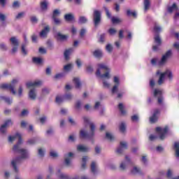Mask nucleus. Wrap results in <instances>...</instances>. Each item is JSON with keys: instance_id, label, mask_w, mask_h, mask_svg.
<instances>
[{"instance_id": "nucleus-42", "label": "nucleus", "mask_w": 179, "mask_h": 179, "mask_svg": "<svg viewBox=\"0 0 179 179\" xmlns=\"http://www.w3.org/2000/svg\"><path fill=\"white\" fill-rule=\"evenodd\" d=\"M125 129H126L125 123L122 122L120 125V131L124 133L125 132Z\"/></svg>"}, {"instance_id": "nucleus-29", "label": "nucleus", "mask_w": 179, "mask_h": 179, "mask_svg": "<svg viewBox=\"0 0 179 179\" xmlns=\"http://www.w3.org/2000/svg\"><path fill=\"white\" fill-rule=\"evenodd\" d=\"M57 176L59 179H69V176L67 174L61 173L59 170L57 171Z\"/></svg>"}, {"instance_id": "nucleus-1", "label": "nucleus", "mask_w": 179, "mask_h": 179, "mask_svg": "<svg viewBox=\"0 0 179 179\" xmlns=\"http://www.w3.org/2000/svg\"><path fill=\"white\" fill-rule=\"evenodd\" d=\"M16 139H18V141L17 144L14 145L13 150L15 153H19L20 155V157H17L15 159H13L11 162V166L15 173H17V171H19L17 166H19V164H20V163H22V162L24 159H28L29 152L27 151V150L20 149V144L22 143V136L19 133L15 134L14 136H8V142L12 143L13 142V141H16Z\"/></svg>"}, {"instance_id": "nucleus-6", "label": "nucleus", "mask_w": 179, "mask_h": 179, "mask_svg": "<svg viewBox=\"0 0 179 179\" xmlns=\"http://www.w3.org/2000/svg\"><path fill=\"white\" fill-rule=\"evenodd\" d=\"M156 132L159 135V138L161 141H163L166 138V135H167V132H169V127H166L164 128L157 127Z\"/></svg>"}, {"instance_id": "nucleus-25", "label": "nucleus", "mask_w": 179, "mask_h": 179, "mask_svg": "<svg viewBox=\"0 0 179 179\" xmlns=\"http://www.w3.org/2000/svg\"><path fill=\"white\" fill-rule=\"evenodd\" d=\"M0 99L1 100H3V101H5V103H6L7 104H12L13 101V100L10 97H7L4 96H1Z\"/></svg>"}, {"instance_id": "nucleus-13", "label": "nucleus", "mask_w": 179, "mask_h": 179, "mask_svg": "<svg viewBox=\"0 0 179 179\" xmlns=\"http://www.w3.org/2000/svg\"><path fill=\"white\" fill-rule=\"evenodd\" d=\"M114 83H115V85L113 86L111 90L113 94H115V93H117V92H118V87L120 86V79L118 78V77H114Z\"/></svg>"}, {"instance_id": "nucleus-16", "label": "nucleus", "mask_w": 179, "mask_h": 179, "mask_svg": "<svg viewBox=\"0 0 179 179\" xmlns=\"http://www.w3.org/2000/svg\"><path fill=\"white\" fill-rule=\"evenodd\" d=\"M10 124H12V120H6L5 123L0 127V132H1V134H5V132H6V128H8Z\"/></svg>"}, {"instance_id": "nucleus-4", "label": "nucleus", "mask_w": 179, "mask_h": 179, "mask_svg": "<svg viewBox=\"0 0 179 179\" xmlns=\"http://www.w3.org/2000/svg\"><path fill=\"white\" fill-rule=\"evenodd\" d=\"M157 75H160L158 80V85H163L166 78L173 79V73L170 70H166L165 72L161 73L160 70L157 71Z\"/></svg>"}, {"instance_id": "nucleus-28", "label": "nucleus", "mask_w": 179, "mask_h": 179, "mask_svg": "<svg viewBox=\"0 0 179 179\" xmlns=\"http://www.w3.org/2000/svg\"><path fill=\"white\" fill-rule=\"evenodd\" d=\"M10 41L12 45H14V47H19V41H17V38H16V37H11L10 38Z\"/></svg>"}, {"instance_id": "nucleus-37", "label": "nucleus", "mask_w": 179, "mask_h": 179, "mask_svg": "<svg viewBox=\"0 0 179 179\" xmlns=\"http://www.w3.org/2000/svg\"><path fill=\"white\" fill-rule=\"evenodd\" d=\"M150 8V1L144 0V10L146 12Z\"/></svg>"}, {"instance_id": "nucleus-3", "label": "nucleus", "mask_w": 179, "mask_h": 179, "mask_svg": "<svg viewBox=\"0 0 179 179\" xmlns=\"http://www.w3.org/2000/svg\"><path fill=\"white\" fill-rule=\"evenodd\" d=\"M96 75L101 79H110V69L104 64H99Z\"/></svg>"}, {"instance_id": "nucleus-21", "label": "nucleus", "mask_w": 179, "mask_h": 179, "mask_svg": "<svg viewBox=\"0 0 179 179\" xmlns=\"http://www.w3.org/2000/svg\"><path fill=\"white\" fill-rule=\"evenodd\" d=\"M131 162V160L129 159V157H128L127 156H126V162H123L120 164V169L122 170H125V169H127V166H128L129 163Z\"/></svg>"}, {"instance_id": "nucleus-2", "label": "nucleus", "mask_w": 179, "mask_h": 179, "mask_svg": "<svg viewBox=\"0 0 179 179\" xmlns=\"http://www.w3.org/2000/svg\"><path fill=\"white\" fill-rule=\"evenodd\" d=\"M83 120L85 124H89L90 131L87 132L85 129H82L80 131V136L83 139H88L89 141H92V139L94 138V129H96V126L93 123H90L88 117H84Z\"/></svg>"}, {"instance_id": "nucleus-54", "label": "nucleus", "mask_w": 179, "mask_h": 179, "mask_svg": "<svg viewBox=\"0 0 179 179\" xmlns=\"http://www.w3.org/2000/svg\"><path fill=\"white\" fill-rule=\"evenodd\" d=\"M71 68H72V64H67L64 66V71H71Z\"/></svg>"}, {"instance_id": "nucleus-24", "label": "nucleus", "mask_w": 179, "mask_h": 179, "mask_svg": "<svg viewBox=\"0 0 179 179\" xmlns=\"http://www.w3.org/2000/svg\"><path fill=\"white\" fill-rule=\"evenodd\" d=\"M178 10V7H177V4L174 3L172 6L168 8V12L169 13H173V12H177Z\"/></svg>"}, {"instance_id": "nucleus-61", "label": "nucleus", "mask_w": 179, "mask_h": 179, "mask_svg": "<svg viewBox=\"0 0 179 179\" xmlns=\"http://www.w3.org/2000/svg\"><path fill=\"white\" fill-rule=\"evenodd\" d=\"M45 121H47V117L45 116H43L40 118V122L41 124H44L45 122Z\"/></svg>"}, {"instance_id": "nucleus-62", "label": "nucleus", "mask_w": 179, "mask_h": 179, "mask_svg": "<svg viewBox=\"0 0 179 179\" xmlns=\"http://www.w3.org/2000/svg\"><path fill=\"white\" fill-rule=\"evenodd\" d=\"M38 153L39 155V156H41V157H43V156H44V151H43V149L40 148L38 151Z\"/></svg>"}, {"instance_id": "nucleus-15", "label": "nucleus", "mask_w": 179, "mask_h": 179, "mask_svg": "<svg viewBox=\"0 0 179 179\" xmlns=\"http://www.w3.org/2000/svg\"><path fill=\"white\" fill-rule=\"evenodd\" d=\"M128 148V144L125 141H121L120 145L117 149V153L121 155L122 153V150L127 149Z\"/></svg>"}, {"instance_id": "nucleus-53", "label": "nucleus", "mask_w": 179, "mask_h": 179, "mask_svg": "<svg viewBox=\"0 0 179 179\" xmlns=\"http://www.w3.org/2000/svg\"><path fill=\"white\" fill-rule=\"evenodd\" d=\"M104 38H106V34H103L100 36L99 41L101 43H104Z\"/></svg>"}, {"instance_id": "nucleus-50", "label": "nucleus", "mask_w": 179, "mask_h": 179, "mask_svg": "<svg viewBox=\"0 0 179 179\" xmlns=\"http://www.w3.org/2000/svg\"><path fill=\"white\" fill-rule=\"evenodd\" d=\"M27 114H29V110H23L20 114L21 117H26V115H27Z\"/></svg>"}, {"instance_id": "nucleus-38", "label": "nucleus", "mask_w": 179, "mask_h": 179, "mask_svg": "<svg viewBox=\"0 0 179 179\" xmlns=\"http://www.w3.org/2000/svg\"><path fill=\"white\" fill-rule=\"evenodd\" d=\"M127 16H133V17H136V12L131 11V10H127Z\"/></svg>"}, {"instance_id": "nucleus-44", "label": "nucleus", "mask_w": 179, "mask_h": 179, "mask_svg": "<svg viewBox=\"0 0 179 179\" xmlns=\"http://www.w3.org/2000/svg\"><path fill=\"white\" fill-rule=\"evenodd\" d=\"M87 157H83L82 169H86V162H87Z\"/></svg>"}, {"instance_id": "nucleus-23", "label": "nucleus", "mask_w": 179, "mask_h": 179, "mask_svg": "<svg viewBox=\"0 0 179 179\" xmlns=\"http://www.w3.org/2000/svg\"><path fill=\"white\" fill-rule=\"evenodd\" d=\"M77 150H78V152H89L90 148L85 145H79L77 146Z\"/></svg>"}, {"instance_id": "nucleus-9", "label": "nucleus", "mask_w": 179, "mask_h": 179, "mask_svg": "<svg viewBox=\"0 0 179 179\" xmlns=\"http://www.w3.org/2000/svg\"><path fill=\"white\" fill-rule=\"evenodd\" d=\"M71 99H72V95H71V94H67L64 96H57L56 103H57V104H61V103L65 101V100H71Z\"/></svg>"}, {"instance_id": "nucleus-19", "label": "nucleus", "mask_w": 179, "mask_h": 179, "mask_svg": "<svg viewBox=\"0 0 179 179\" xmlns=\"http://www.w3.org/2000/svg\"><path fill=\"white\" fill-rule=\"evenodd\" d=\"M49 31H50V27L48 26L45 27V28L39 34L40 37H41V38H45Z\"/></svg>"}, {"instance_id": "nucleus-34", "label": "nucleus", "mask_w": 179, "mask_h": 179, "mask_svg": "<svg viewBox=\"0 0 179 179\" xmlns=\"http://www.w3.org/2000/svg\"><path fill=\"white\" fill-rule=\"evenodd\" d=\"M73 82L76 85V89H80V86H82V84L80 83V80H79V78H74Z\"/></svg>"}, {"instance_id": "nucleus-49", "label": "nucleus", "mask_w": 179, "mask_h": 179, "mask_svg": "<svg viewBox=\"0 0 179 179\" xmlns=\"http://www.w3.org/2000/svg\"><path fill=\"white\" fill-rule=\"evenodd\" d=\"M108 33L109 34H110V36H113V34H115V33H117V30L113 29V28H110L109 30H108Z\"/></svg>"}, {"instance_id": "nucleus-14", "label": "nucleus", "mask_w": 179, "mask_h": 179, "mask_svg": "<svg viewBox=\"0 0 179 179\" xmlns=\"http://www.w3.org/2000/svg\"><path fill=\"white\" fill-rule=\"evenodd\" d=\"M159 114H160V110L159 109H156L154 111V113L152 115V117L150 118V122H151V124H155V122H156V121H157L159 117Z\"/></svg>"}, {"instance_id": "nucleus-5", "label": "nucleus", "mask_w": 179, "mask_h": 179, "mask_svg": "<svg viewBox=\"0 0 179 179\" xmlns=\"http://www.w3.org/2000/svg\"><path fill=\"white\" fill-rule=\"evenodd\" d=\"M17 80L14 79L12 81L11 84H2L1 85V89H8L10 90L13 94H16V91L15 90V87H16V83H17Z\"/></svg>"}, {"instance_id": "nucleus-47", "label": "nucleus", "mask_w": 179, "mask_h": 179, "mask_svg": "<svg viewBox=\"0 0 179 179\" xmlns=\"http://www.w3.org/2000/svg\"><path fill=\"white\" fill-rule=\"evenodd\" d=\"M51 157H58V152L54 150H51L50 152Z\"/></svg>"}, {"instance_id": "nucleus-32", "label": "nucleus", "mask_w": 179, "mask_h": 179, "mask_svg": "<svg viewBox=\"0 0 179 179\" xmlns=\"http://www.w3.org/2000/svg\"><path fill=\"white\" fill-rule=\"evenodd\" d=\"M64 19L66 22H73L75 20V17L72 15V14H67L64 15Z\"/></svg>"}, {"instance_id": "nucleus-51", "label": "nucleus", "mask_w": 179, "mask_h": 179, "mask_svg": "<svg viewBox=\"0 0 179 179\" xmlns=\"http://www.w3.org/2000/svg\"><path fill=\"white\" fill-rule=\"evenodd\" d=\"M106 48L108 52H111V51H113V46L110 44H108Z\"/></svg>"}, {"instance_id": "nucleus-33", "label": "nucleus", "mask_w": 179, "mask_h": 179, "mask_svg": "<svg viewBox=\"0 0 179 179\" xmlns=\"http://www.w3.org/2000/svg\"><path fill=\"white\" fill-rule=\"evenodd\" d=\"M91 171L93 173V174H96L97 173V168L96 166V162H92L91 164Z\"/></svg>"}, {"instance_id": "nucleus-7", "label": "nucleus", "mask_w": 179, "mask_h": 179, "mask_svg": "<svg viewBox=\"0 0 179 179\" xmlns=\"http://www.w3.org/2000/svg\"><path fill=\"white\" fill-rule=\"evenodd\" d=\"M101 20V13L100 11L95 10L94 11V26H99V23H100Z\"/></svg>"}, {"instance_id": "nucleus-48", "label": "nucleus", "mask_w": 179, "mask_h": 179, "mask_svg": "<svg viewBox=\"0 0 179 179\" xmlns=\"http://www.w3.org/2000/svg\"><path fill=\"white\" fill-rule=\"evenodd\" d=\"M158 136L157 135L151 134L149 137L150 141H156L157 139Z\"/></svg>"}, {"instance_id": "nucleus-43", "label": "nucleus", "mask_w": 179, "mask_h": 179, "mask_svg": "<svg viewBox=\"0 0 179 179\" xmlns=\"http://www.w3.org/2000/svg\"><path fill=\"white\" fill-rule=\"evenodd\" d=\"M154 31L155 33H160V31H162V27H160L157 24H155V27H154Z\"/></svg>"}, {"instance_id": "nucleus-55", "label": "nucleus", "mask_w": 179, "mask_h": 179, "mask_svg": "<svg viewBox=\"0 0 179 179\" xmlns=\"http://www.w3.org/2000/svg\"><path fill=\"white\" fill-rule=\"evenodd\" d=\"M5 19H6V16H5V15H3L2 13H0L1 22H5Z\"/></svg>"}, {"instance_id": "nucleus-46", "label": "nucleus", "mask_w": 179, "mask_h": 179, "mask_svg": "<svg viewBox=\"0 0 179 179\" xmlns=\"http://www.w3.org/2000/svg\"><path fill=\"white\" fill-rule=\"evenodd\" d=\"M106 136L109 141H114V136L113 134L106 133Z\"/></svg>"}, {"instance_id": "nucleus-26", "label": "nucleus", "mask_w": 179, "mask_h": 179, "mask_svg": "<svg viewBox=\"0 0 179 179\" xmlns=\"http://www.w3.org/2000/svg\"><path fill=\"white\" fill-rule=\"evenodd\" d=\"M173 148L176 152V157H177V159H179V143L178 142H175Z\"/></svg>"}, {"instance_id": "nucleus-45", "label": "nucleus", "mask_w": 179, "mask_h": 179, "mask_svg": "<svg viewBox=\"0 0 179 179\" xmlns=\"http://www.w3.org/2000/svg\"><path fill=\"white\" fill-rule=\"evenodd\" d=\"M131 121H133V122H138V121H139V117L138 115H134L131 116Z\"/></svg>"}, {"instance_id": "nucleus-36", "label": "nucleus", "mask_w": 179, "mask_h": 179, "mask_svg": "<svg viewBox=\"0 0 179 179\" xmlns=\"http://www.w3.org/2000/svg\"><path fill=\"white\" fill-rule=\"evenodd\" d=\"M87 18H86V17L81 16L79 17L78 23L80 24H84L85 23H87Z\"/></svg>"}, {"instance_id": "nucleus-39", "label": "nucleus", "mask_w": 179, "mask_h": 179, "mask_svg": "<svg viewBox=\"0 0 179 179\" xmlns=\"http://www.w3.org/2000/svg\"><path fill=\"white\" fill-rule=\"evenodd\" d=\"M32 61L34 64H41L43 62V59L40 57H33Z\"/></svg>"}, {"instance_id": "nucleus-52", "label": "nucleus", "mask_w": 179, "mask_h": 179, "mask_svg": "<svg viewBox=\"0 0 179 179\" xmlns=\"http://www.w3.org/2000/svg\"><path fill=\"white\" fill-rule=\"evenodd\" d=\"M52 19L56 24H61V20H59V19L57 18L56 17H52Z\"/></svg>"}, {"instance_id": "nucleus-64", "label": "nucleus", "mask_w": 179, "mask_h": 179, "mask_svg": "<svg viewBox=\"0 0 179 179\" xmlns=\"http://www.w3.org/2000/svg\"><path fill=\"white\" fill-rule=\"evenodd\" d=\"M31 40H32L33 43H37V36L33 35L31 36Z\"/></svg>"}, {"instance_id": "nucleus-20", "label": "nucleus", "mask_w": 179, "mask_h": 179, "mask_svg": "<svg viewBox=\"0 0 179 179\" xmlns=\"http://www.w3.org/2000/svg\"><path fill=\"white\" fill-rule=\"evenodd\" d=\"M55 37L57 40H59V41H65V40L68 39V36L63 35L60 32L56 33Z\"/></svg>"}, {"instance_id": "nucleus-40", "label": "nucleus", "mask_w": 179, "mask_h": 179, "mask_svg": "<svg viewBox=\"0 0 179 179\" xmlns=\"http://www.w3.org/2000/svg\"><path fill=\"white\" fill-rule=\"evenodd\" d=\"M131 174H141V169L134 166L131 170Z\"/></svg>"}, {"instance_id": "nucleus-63", "label": "nucleus", "mask_w": 179, "mask_h": 179, "mask_svg": "<svg viewBox=\"0 0 179 179\" xmlns=\"http://www.w3.org/2000/svg\"><path fill=\"white\" fill-rule=\"evenodd\" d=\"M0 50H6V45L3 43L0 44Z\"/></svg>"}, {"instance_id": "nucleus-10", "label": "nucleus", "mask_w": 179, "mask_h": 179, "mask_svg": "<svg viewBox=\"0 0 179 179\" xmlns=\"http://www.w3.org/2000/svg\"><path fill=\"white\" fill-rule=\"evenodd\" d=\"M155 97H158V104H163V95L162 90L155 89L154 91Z\"/></svg>"}, {"instance_id": "nucleus-59", "label": "nucleus", "mask_w": 179, "mask_h": 179, "mask_svg": "<svg viewBox=\"0 0 179 179\" xmlns=\"http://www.w3.org/2000/svg\"><path fill=\"white\" fill-rule=\"evenodd\" d=\"M86 34V29H82L80 31V37H83L85 34Z\"/></svg>"}, {"instance_id": "nucleus-60", "label": "nucleus", "mask_w": 179, "mask_h": 179, "mask_svg": "<svg viewBox=\"0 0 179 179\" xmlns=\"http://www.w3.org/2000/svg\"><path fill=\"white\" fill-rule=\"evenodd\" d=\"M31 22H32V23H37V22H38L37 17L32 16L31 17Z\"/></svg>"}, {"instance_id": "nucleus-11", "label": "nucleus", "mask_w": 179, "mask_h": 179, "mask_svg": "<svg viewBox=\"0 0 179 179\" xmlns=\"http://www.w3.org/2000/svg\"><path fill=\"white\" fill-rule=\"evenodd\" d=\"M155 43L157 45L152 46V50L153 51H158L159 47L162 45V39L159 35L155 36Z\"/></svg>"}, {"instance_id": "nucleus-56", "label": "nucleus", "mask_w": 179, "mask_h": 179, "mask_svg": "<svg viewBox=\"0 0 179 179\" xmlns=\"http://www.w3.org/2000/svg\"><path fill=\"white\" fill-rule=\"evenodd\" d=\"M28 145H34L36 143V140L34 138L29 139L27 141Z\"/></svg>"}, {"instance_id": "nucleus-30", "label": "nucleus", "mask_w": 179, "mask_h": 179, "mask_svg": "<svg viewBox=\"0 0 179 179\" xmlns=\"http://www.w3.org/2000/svg\"><path fill=\"white\" fill-rule=\"evenodd\" d=\"M47 8H48V2L47 0H44L41 2V10H47Z\"/></svg>"}, {"instance_id": "nucleus-8", "label": "nucleus", "mask_w": 179, "mask_h": 179, "mask_svg": "<svg viewBox=\"0 0 179 179\" xmlns=\"http://www.w3.org/2000/svg\"><path fill=\"white\" fill-rule=\"evenodd\" d=\"M103 9L105 10V12L106 13V15L109 19H111L112 23L115 24V23H120L121 20L120 18L116 17H111V13H110V11H108V8L107 7L104 6Z\"/></svg>"}, {"instance_id": "nucleus-31", "label": "nucleus", "mask_w": 179, "mask_h": 179, "mask_svg": "<svg viewBox=\"0 0 179 179\" xmlns=\"http://www.w3.org/2000/svg\"><path fill=\"white\" fill-rule=\"evenodd\" d=\"M93 55L95 58H101L103 57V52L100 50H96L94 51Z\"/></svg>"}, {"instance_id": "nucleus-17", "label": "nucleus", "mask_w": 179, "mask_h": 179, "mask_svg": "<svg viewBox=\"0 0 179 179\" xmlns=\"http://www.w3.org/2000/svg\"><path fill=\"white\" fill-rule=\"evenodd\" d=\"M24 43L22 45V52L24 55H27V50H26V45H27V36L26 34L23 35Z\"/></svg>"}, {"instance_id": "nucleus-41", "label": "nucleus", "mask_w": 179, "mask_h": 179, "mask_svg": "<svg viewBox=\"0 0 179 179\" xmlns=\"http://www.w3.org/2000/svg\"><path fill=\"white\" fill-rule=\"evenodd\" d=\"M65 76V73H59L55 76V79H61Z\"/></svg>"}, {"instance_id": "nucleus-35", "label": "nucleus", "mask_w": 179, "mask_h": 179, "mask_svg": "<svg viewBox=\"0 0 179 179\" xmlns=\"http://www.w3.org/2000/svg\"><path fill=\"white\" fill-rule=\"evenodd\" d=\"M118 108H119L122 115H125V114H127V112L125 111V110H124V107L122 103H119Z\"/></svg>"}, {"instance_id": "nucleus-58", "label": "nucleus", "mask_w": 179, "mask_h": 179, "mask_svg": "<svg viewBox=\"0 0 179 179\" xmlns=\"http://www.w3.org/2000/svg\"><path fill=\"white\" fill-rule=\"evenodd\" d=\"M43 94H48L50 93V90L48 88H44L42 90Z\"/></svg>"}, {"instance_id": "nucleus-18", "label": "nucleus", "mask_w": 179, "mask_h": 179, "mask_svg": "<svg viewBox=\"0 0 179 179\" xmlns=\"http://www.w3.org/2000/svg\"><path fill=\"white\" fill-rule=\"evenodd\" d=\"M41 80H36L34 82H28L26 84L27 87L30 88V87H36V86H40L41 85Z\"/></svg>"}, {"instance_id": "nucleus-27", "label": "nucleus", "mask_w": 179, "mask_h": 179, "mask_svg": "<svg viewBox=\"0 0 179 179\" xmlns=\"http://www.w3.org/2000/svg\"><path fill=\"white\" fill-rule=\"evenodd\" d=\"M72 52H73V48H70V49L65 50V52H64L65 59H66V60L69 59V55H71V54H72Z\"/></svg>"}, {"instance_id": "nucleus-22", "label": "nucleus", "mask_w": 179, "mask_h": 179, "mask_svg": "<svg viewBox=\"0 0 179 179\" xmlns=\"http://www.w3.org/2000/svg\"><path fill=\"white\" fill-rule=\"evenodd\" d=\"M36 96L37 95L36 94V89L35 88L31 89L29 93V99H31V100H36Z\"/></svg>"}, {"instance_id": "nucleus-12", "label": "nucleus", "mask_w": 179, "mask_h": 179, "mask_svg": "<svg viewBox=\"0 0 179 179\" xmlns=\"http://www.w3.org/2000/svg\"><path fill=\"white\" fill-rule=\"evenodd\" d=\"M171 57V50H168L163 56L159 62V65H163L166 63V61Z\"/></svg>"}, {"instance_id": "nucleus-57", "label": "nucleus", "mask_w": 179, "mask_h": 179, "mask_svg": "<svg viewBox=\"0 0 179 179\" xmlns=\"http://www.w3.org/2000/svg\"><path fill=\"white\" fill-rule=\"evenodd\" d=\"M23 16H24V12L19 13L16 16V19H21V17H23Z\"/></svg>"}]
</instances>
